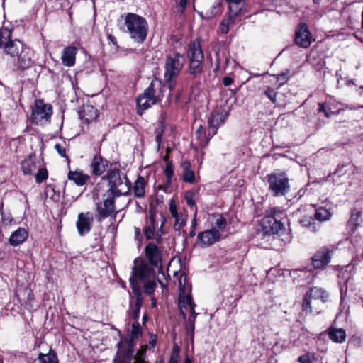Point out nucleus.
Listing matches in <instances>:
<instances>
[{
	"label": "nucleus",
	"instance_id": "obj_5",
	"mask_svg": "<svg viewBox=\"0 0 363 363\" xmlns=\"http://www.w3.org/2000/svg\"><path fill=\"white\" fill-rule=\"evenodd\" d=\"M125 25L130 37L136 43H142L147 38L148 24L142 16L128 13L125 18Z\"/></svg>",
	"mask_w": 363,
	"mask_h": 363
},
{
	"label": "nucleus",
	"instance_id": "obj_54",
	"mask_svg": "<svg viewBox=\"0 0 363 363\" xmlns=\"http://www.w3.org/2000/svg\"><path fill=\"white\" fill-rule=\"evenodd\" d=\"M289 79V76L287 73H281L277 76V80L279 82V86H282L285 84Z\"/></svg>",
	"mask_w": 363,
	"mask_h": 363
},
{
	"label": "nucleus",
	"instance_id": "obj_26",
	"mask_svg": "<svg viewBox=\"0 0 363 363\" xmlns=\"http://www.w3.org/2000/svg\"><path fill=\"white\" fill-rule=\"evenodd\" d=\"M67 178L77 186H82L87 182L89 177L87 174H84L82 172L69 171L68 172Z\"/></svg>",
	"mask_w": 363,
	"mask_h": 363
},
{
	"label": "nucleus",
	"instance_id": "obj_22",
	"mask_svg": "<svg viewBox=\"0 0 363 363\" xmlns=\"http://www.w3.org/2000/svg\"><path fill=\"white\" fill-rule=\"evenodd\" d=\"M90 167L94 175L101 176L108 167V161L104 159L101 155H95L91 160Z\"/></svg>",
	"mask_w": 363,
	"mask_h": 363
},
{
	"label": "nucleus",
	"instance_id": "obj_38",
	"mask_svg": "<svg viewBox=\"0 0 363 363\" xmlns=\"http://www.w3.org/2000/svg\"><path fill=\"white\" fill-rule=\"evenodd\" d=\"M11 36L12 33L11 30L6 28L0 29V48H5V46L12 41Z\"/></svg>",
	"mask_w": 363,
	"mask_h": 363
},
{
	"label": "nucleus",
	"instance_id": "obj_52",
	"mask_svg": "<svg viewBox=\"0 0 363 363\" xmlns=\"http://www.w3.org/2000/svg\"><path fill=\"white\" fill-rule=\"evenodd\" d=\"M318 106V112L323 113L325 117L329 118L330 116V113H332L330 109L328 108L325 104H319Z\"/></svg>",
	"mask_w": 363,
	"mask_h": 363
},
{
	"label": "nucleus",
	"instance_id": "obj_20",
	"mask_svg": "<svg viewBox=\"0 0 363 363\" xmlns=\"http://www.w3.org/2000/svg\"><path fill=\"white\" fill-rule=\"evenodd\" d=\"M228 118V113L214 110L212 111L211 117L208 118L209 128L213 134H216L218 127L225 123Z\"/></svg>",
	"mask_w": 363,
	"mask_h": 363
},
{
	"label": "nucleus",
	"instance_id": "obj_40",
	"mask_svg": "<svg viewBox=\"0 0 363 363\" xmlns=\"http://www.w3.org/2000/svg\"><path fill=\"white\" fill-rule=\"evenodd\" d=\"M316 357L313 353L306 352L298 358L299 363H316Z\"/></svg>",
	"mask_w": 363,
	"mask_h": 363
},
{
	"label": "nucleus",
	"instance_id": "obj_15",
	"mask_svg": "<svg viewBox=\"0 0 363 363\" xmlns=\"http://www.w3.org/2000/svg\"><path fill=\"white\" fill-rule=\"evenodd\" d=\"M93 221V216L90 212L80 213L78 215L76 226L81 236H84L90 232Z\"/></svg>",
	"mask_w": 363,
	"mask_h": 363
},
{
	"label": "nucleus",
	"instance_id": "obj_19",
	"mask_svg": "<svg viewBox=\"0 0 363 363\" xmlns=\"http://www.w3.org/2000/svg\"><path fill=\"white\" fill-rule=\"evenodd\" d=\"M35 53L29 48H24L18 57V67L22 69L31 67L34 63Z\"/></svg>",
	"mask_w": 363,
	"mask_h": 363
},
{
	"label": "nucleus",
	"instance_id": "obj_7",
	"mask_svg": "<svg viewBox=\"0 0 363 363\" xmlns=\"http://www.w3.org/2000/svg\"><path fill=\"white\" fill-rule=\"evenodd\" d=\"M163 87L162 80L157 78L152 80L144 93L137 98L138 108L144 111L156 104L162 96Z\"/></svg>",
	"mask_w": 363,
	"mask_h": 363
},
{
	"label": "nucleus",
	"instance_id": "obj_36",
	"mask_svg": "<svg viewBox=\"0 0 363 363\" xmlns=\"http://www.w3.org/2000/svg\"><path fill=\"white\" fill-rule=\"evenodd\" d=\"M328 336L333 342L342 343L345 340L346 333L343 329L332 328L328 331Z\"/></svg>",
	"mask_w": 363,
	"mask_h": 363
},
{
	"label": "nucleus",
	"instance_id": "obj_2",
	"mask_svg": "<svg viewBox=\"0 0 363 363\" xmlns=\"http://www.w3.org/2000/svg\"><path fill=\"white\" fill-rule=\"evenodd\" d=\"M145 253L148 263L144 261L138 262L135 259L132 269L141 263L147 264L155 272V279H156L163 288H167V281L162 269V252L160 249L155 244L149 243L145 248Z\"/></svg>",
	"mask_w": 363,
	"mask_h": 363
},
{
	"label": "nucleus",
	"instance_id": "obj_28",
	"mask_svg": "<svg viewBox=\"0 0 363 363\" xmlns=\"http://www.w3.org/2000/svg\"><path fill=\"white\" fill-rule=\"evenodd\" d=\"M98 117V111L92 106H86L84 107L80 113V118L84 122L89 123L96 119Z\"/></svg>",
	"mask_w": 363,
	"mask_h": 363
},
{
	"label": "nucleus",
	"instance_id": "obj_11",
	"mask_svg": "<svg viewBox=\"0 0 363 363\" xmlns=\"http://www.w3.org/2000/svg\"><path fill=\"white\" fill-rule=\"evenodd\" d=\"M52 113V107L39 99L35 102V108L32 112V120L37 124H43L48 122Z\"/></svg>",
	"mask_w": 363,
	"mask_h": 363
},
{
	"label": "nucleus",
	"instance_id": "obj_31",
	"mask_svg": "<svg viewBox=\"0 0 363 363\" xmlns=\"http://www.w3.org/2000/svg\"><path fill=\"white\" fill-rule=\"evenodd\" d=\"M183 173L182 179L184 182L193 184L196 181L194 171L191 169V164L185 162L182 164Z\"/></svg>",
	"mask_w": 363,
	"mask_h": 363
},
{
	"label": "nucleus",
	"instance_id": "obj_24",
	"mask_svg": "<svg viewBox=\"0 0 363 363\" xmlns=\"http://www.w3.org/2000/svg\"><path fill=\"white\" fill-rule=\"evenodd\" d=\"M77 50L74 46H69L63 50L61 57L62 62L65 66L72 67L75 63Z\"/></svg>",
	"mask_w": 363,
	"mask_h": 363
},
{
	"label": "nucleus",
	"instance_id": "obj_37",
	"mask_svg": "<svg viewBox=\"0 0 363 363\" xmlns=\"http://www.w3.org/2000/svg\"><path fill=\"white\" fill-rule=\"evenodd\" d=\"M23 293L25 295H27V300L22 302V300L18 294H17V298L18 299V301L21 306L24 307L25 309L30 311L33 308V301L34 300V295L32 293V291L30 289H25L23 290Z\"/></svg>",
	"mask_w": 363,
	"mask_h": 363
},
{
	"label": "nucleus",
	"instance_id": "obj_48",
	"mask_svg": "<svg viewBox=\"0 0 363 363\" xmlns=\"http://www.w3.org/2000/svg\"><path fill=\"white\" fill-rule=\"evenodd\" d=\"M186 204L189 207H193L195 205L194 193L191 191H187L184 196Z\"/></svg>",
	"mask_w": 363,
	"mask_h": 363
},
{
	"label": "nucleus",
	"instance_id": "obj_25",
	"mask_svg": "<svg viewBox=\"0 0 363 363\" xmlns=\"http://www.w3.org/2000/svg\"><path fill=\"white\" fill-rule=\"evenodd\" d=\"M284 216H285L284 210H281L277 207L272 208L267 212V218L273 219L274 223L277 225V228L279 229H282L284 228V224L281 221Z\"/></svg>",
	"mask_w": 363,
	"mask_h": 363
},
{
	"label": "nucleus",
	"instance_id": "obj_30",
	"mask_svg": "<svg viewBox=\"0 0 363 363\" xmlns=\"http://www.w3.org/2000/svg\"><path fill=\"white\" fill-rule=\"evenodd\" d=\"M229 4L230 14L237 16L240 14L245 5V0H225Z\"/></svg>",
	"mask_w": 363,
	"mask_h": 363
},
{
	"label": "nucleus",
	"instance_id": "obj_8",
	"mask_svg": "<svg viewBox=\"0 0 363 363\" xmlns=\"http://www.w3.org/2000/svg\"><path fill=\"white\" fill-rule=\"evenodd\" d=\"M332 213L324 207L315 209L313 215H303L299 219V224L311 233H317L322 227L321 223L329 220Z\"/></svg>",
	"mask_w": 363,
	"mask_h": 363
},
{
	"label": "nucleus",
	"instance_id": "obj_4",
	"mask_svg": "<svg viewBox=\"0 0 363 363\" xmlns=\"http://www.w3.org/2000/svg\"><path fill=\"white\" fill-rule=\"evenodd\" d=\"M184 62V56L179 52L168 55L166 57L164 65V80L170 90L175 88L177 79L183 69Z\"/></svg>",
	"mask_w": 363,
	"mask_h": 363
},
{
	"label": "nucleus",
	"instance_id": "obj_23",
	"mask_svg": "<svg viewBox=\"0 0 363 363\" xmlns=\"http://www.w3.org/2000/svg\"><path fill=\"white\" fill-rule=\"evenodd\" d=\"M28 235V233L24 228H18L11 233L9 242L11 245L16 247L23 243L27 239Z\"/></svg>",
	"mask_w": 363,
	"mask_h": 363
},
{
	"label": "nucleus",
	"instance_id": "obj_10",
	"mask_svg": "<svg viewBox=\"0 0 363 363\" xmlns=\"http://www.w3.org/2000/svg\"><path fill=\"white\" fill-rule=\"evenodd\" d=\"M116 197L117 196L106 192L103 196V201L96 203V218L98 221H102L108 217H116L117 213L115 206Z\"/></svg>",
	"mask_w": 363,
	"mask_h": 363
},
{
	"label": "nucleus",
	"instance_id": "obj_47",
	"mask_svg": "<svg viewBox=\"0 0 363 363\" xmlns=\"http://www.w3.org/2000/svg\"><path fill=\"white\" fill-rule=\"evenodd\" d=\"M344 167H338L335 172H333L332 175V179L334 183L339 184L338 179L343 177L345 174V172L343 171ZM342 183V181H340V184Z\"/></svg>",
	"mask_w": 363,
	"mask_h": 363
},
{
	"label": "nucleus",
	"instance_id": "obj_27",
	"mask_svg": "<svg viewBox=\"0 0 363 363\" xmlns=\"http://www.w3.org/2000/svg\"><path fill=\"white\" fill-rule=\"evenodd\" d=\"M23 48L24 47L22 43L20 41L15 40H12L9 43V45L5 46L4 52L11 57H18Z\"/></svg>",
	"mask_w": 363,
	"mask_h": 363
},
{
	"label": "nucleus",
	"instance_id": "obj_16",
	"mask_svg": "<svg viewBox=\"0 0 363 363\" xmlns=\"http://www.w3.org/2000/svg\"><path fill=\"white\" fill-rule=\"evenodd\" d=\"M184 279V281L186 280V277L184 275H182L179 278V308L180 312L182 315V318L184 319L186 318V314L184 312V309H186V306H191V305L194 304L192 297L189 294H185V285L182 284V279Z\"/></svg>",
	"mask_w": 363,
	"mask_h": 363
},
{
	"label": "nucleus",
	"instance_id": "obj_49",
	"mask_svg": "<svg viewBox=\"0 0 363 363\" xmlns=\"http://www.w3.org/2000/svg\"><path fill=\"white\" fill-rule=\"evenodd\" d=\"M179 349L177 346L174 347L169 363H179Z\"/></svg>",
	"mask_w": 363,
	"mask_h": 363
},
{
	"label": "nucleus",
	"instance_id": "obj_35",
	"mask_svg": "<svg viewBox=\"0 0 363 363\" xmlns=\"http://www.w3.org/2000/svg\"><path fill=\"white\" fill-rule=\"evenodd\" d=\"M59 363L56 353L52 350L48 354L39 353L33 363Z\"/></svg>",
	"mask_w": 363,
	"mask_h": 363
},
{
	"label": "nucleus",
	"instance_id": "obj_9",
	"mask_svg": "<svg viewBox=\"0 0 363 363\" xmlns=\"http://www.w3.org/2000/svg\"><path fill=\"white\" fill-rule=\"evenodd\" d=\"M269 189L274 196H285L290 191L289 179L286 172H274L267 175Z\"/></svg>",
	"mask_w": 363,
	"mask_h": 363
},
{
	"label": "nucleus",
	"instance_id": "obj_3",
	"mask_svg": "<svg viewBox=\"0 0 363 363\" xmlns=\"http://www.w3.org/2000/svg\"><path fill=\"white\" fill-rule=\"evenodd\" d=\"M108 182L109 189L106 191L116 196L128 195L131 189V182L127 176L118 168L108 170L106 175L102 177Z\"/></svg>",
	"mask_w": 363,
	"mask_h": 363
},
{
	"label": "nucleus",
	"instance_id": "obj_13",
	"mask_svg": "<svg viewBox=\"0 0 363 363\" xmlns=\"http://www.w3.org/2000/svg\"><path fill=\"white\" fill-rule=\"evenodd\" d=\"M295 43L296 45L308 48L312 43V35L308 29V26L304 23L298 24L295 32Z\"/></svg>",
	"mask_w": 363,
	"mask_h": 363
},
{
	"label": "nucleus",
	"instance_id": "obj_12",
	"mask_svg": "<svg viewBox=\"0 0 363 363\" xmlns=\"http://www.w3.org/2000/svg\"><path fill=\"white\" fill-rule=\"evenodd\" d=\"M134 343L131 340H122L118 343V352L113 363H131Z\"/></svg>",
	"mask_w": 363,
	"mask_h": 363
},
{
	"label": "nucleus",
	"instance_id": "obj_46",
	"mask_svg": "<svg viewBox=\"0 0 363 363\" xmlns=\"http://www.w3.org/2000/svg\"><path fill=\"white\" fill-rule=\"evenodd\" d=\"M164 173L167 177V182L169 183V184H171L172 177L174 175L173 167L171 163H167L166 164Z\"/></svg>",
	"mask_w": 363,
	"mask_h": 363
},
{
	"label": "nucleus",
	"instance_id": "obj_17",
	"mask_svg": "<svg viewBox=\"0 0 363 363\" xmlns=\"http://www.w3.org/2000/svg\"><path fill=\"white\" fill-rule=\"evenodd\" d=\"M220 238V233L218 230L212 228L199 233L198 239L203 246L208 247L218 242Z\"/></svg>",
	"mask_w": 363,
	"mask_h": 363
},
{
	"label": "nucleus",
	"instance_id": "obj_44",
	"mask_svg": "<svg viewBox=\"0 0 363 363\" xmlns=\"http://www.w3.org/2000/svg\"><path fill=\"white\" fill-rule=\"evenodd\" d=\"M164 130V125L162 123H160L158 127L155 130V140L157 143L158 148L160 146V143L162 142V138L163 135V133Z\"/></svg>",
	"mask_w": 363,
	"mask_h": 363
},
{
	"label": "nucleus",
	"instance_id": "obj_63",
	"mask_svg": "<svg viewBox=\"0 0 363 363\" xmlns=\"http://www.w3.org/2000/svg\"><path fill=\"white\" fill-rule=\"evenodd\" d=\"M306 211V207H301L300 208H298L297 210V213H296L297 214L300 213L301 215L303 213H304Z\"/></svg>",
	"mask_w": 363,
	"mask_h": 363
},
{
	"label": "nucleus",
	"instance_id": "obj_1",
	"mask_svg": "<svg viewBox=\"0 0 363 363\" xmlns=\"http://www.w3.org/2000/svg\"><path fill=\"white\" fill-rule=\"evenodd\" d=\"M130 283L135 298V306L130 310V315L138 321L143 303L141 288L143 286L145 293L148 294H152L155 291V272L147 264L141 263L133 269Z\"/></svg>",
	"mask_w": 363,
	"mask_h": 363
},
{
	"label": "nucleus",
	"instance_id": "obj_53",
	"mask_svg": "<svg viewBox=\"0 0 363 363\" xmlns=\"http://www.w3.org/2000/svg\"><path fill=\"white\" fill-rule=\"evenodd\" d=\"M134 363H148L145 360V351L139 350L137 352L135 361Z\"/></svg>",
	"mask_w": 363,
	"mask_h": 363
},
{
	"label": "nucleus",
	"instance_id": "obj_42",
	"mask_svg": "<svg viewBox=\"0 0 363 363\" xmlns=\"http://www.w3.org/2000/svg\"><path fill=\"white\" fill-rule=\"evenodd\" d=\"M264 94L272 101L273 104L276 105L277 104V92L275 91L274 89L270 86H267L264 91Z\"/></svg>",
	"mask_w": 363,
	"mask_h": 363
},
{
	"label": "nucleus",
	"instance_id": "obj_57",
	"mask_svg": "<svg viewBox=\"0 0 363 363\" xmlns=\"http://www.w3.org/2000/svg\"><path fill=\"white\" fill-rule=\"evenodd\" d=\"M228 23L225 21H223L220 23V31L222 33H227L228 32Z\"/></svg>",
	"mask_w": 363,
	"mask_h": 363
},
{
	"label": "nucleus",
	"instance_id": "obj_56",
	"mask_svg": "<svg viewBox=\"0 0 363 363\" xmlns=\"http://www.w3.org/2000/svg\"><path fill=\"white\" fill-rule=\"evenodd\" d=\"M221 5V2L219 1L218 4L213 6V8L212 11H211L210 14L208 15L207 18H211L217 15L218 13V9Z\"/></svg>",
	"mask_w": 363,
	"mask_h": 363
},
{
	"label": "nucleus",
	"instance_id": "obj_61",
	"mask_svg": "<svg viewBox=\"0 0 363 363\" xmlns=\"http://www.w3.org/2000/svg\"><path fill=\"white\" fill-rule=\"evenodd\" d=\"M169 186H170V184H169V183H167V184H166L165 186H159V187H158V188H159L160 189H162V190H163L164 191L167 192V190H168V189L169 188Z\"/></svg>",
	"mask_w": 363,
	"mask_h": 363
},
{
	"label": "nucleus",
	"instance_id": "obj_18",
	"mask_svg": "<svg viewBox=\"0 0 363 363\" xmlns=\"http://www.w3.org/2000/svg\"><path fill=\"white\" fill-rule=\"evenodd\" d=\"M169 210L172 217L174 218V229L176 231L180 230L186 224V215L177 211V207L174 199H171L169 201Z\"/></svg>",
	"mask_w": 363,
	"mask_h": 363
},
{
	"label": "nucleus",
	"instance_id": "obj_43",
	"mask_svg": "<svg viewBox=\"0 0 363 363\" xmlns=\"http://www.w3.org/2000/svg\"><path fill=\"white\" fill-rule=\"evenodd\" d=\"M142 335V328L138 321H135L132 324L131 329V337L129 340H131L133 342V339L138 338L139 336Z\"/></svg>",
	"mask_w": 363,
	"mask_h": 363
},
{
	"label": "nucleus",
	"instance_id": "obj_14",
	"mask_svg": "<svg viewBox=\"0 0 363 363\" xmlns=\"http://www.w3.org/2000/svg\"><path fill=\"white\" fill-rule=\"evenodd\" d=\"M330 251L327 247H322L318 250L311 258V264L315 269H323L331 259Z\"/></svg>",
	"mask_w": 363,
	"mask_h": 363
},
{
	"label": "nucleus",
	"instance_id": "obj_21",
	"mask_svg": "<svg viewBox=\"0 0 363 363\" xmlns=\"http://www.w3.org/2000/svg\"><path fill=\"white\" fill-rule=\"evenodd\" d=\"M187 57L189 61H203L204 55L199 40L191 42L188 46Z\"/></svg>",
	"mask_w": 363,
	"mask_h": 363
},
{
	"label": "nucleus",
	"instance_id": "obj_29",
	"mask_svg": "<svg viewBox=\"0 0 363 363\" xmlns=\"http://www.w3.org/2000/svg\"><path fill=\"white\" fill-rule=\"evenodd\" d=\"M203 61L191 60L189 61V72L194 77V80H197L203 72Z\"/></svg>",
	"mask_w": 363,
	"mask_h": 363
},
{
	"label": "nucleus",
	"instance_id": "obj_34",
	"mask_svg": "<svg viewBox=\"0 0 363 363\" xmlns=\"http://www.w3.org/2000/svg\"><path fill=\"white\" fill-rule=\"evenodd\" d=\"M146 182L145 179L139 176L134 183L133 192L135 197L143 198L145 194Z\"/></svg>",
	"mask_w": 363,
	"mask_h": 363
},
{
	"label": "nucleus",
	"instance_id": "obj_62",
	"mask_svg": "<svg viewBox=\"0 0 363 363\" xmlns=\"http://www.w3.org/2000/svg\"><path fill=\"white\" fill-rule=\"evenodd\" d=\"M108 39L112 42L113 44L116 45V39L114 36H113L112 35H108Z\"/></svg>",
	"mask_w": 363,
	"mask_h": 363
},
{
	"label": "nucleus",
	"instance_id": "obj_6",
	"mask_svg": "<svg viewBox=\"0 0 363 363\" xmlns=\"http://www.w3.org/2000/svg\"><path fill=\"white\" fill-rule=\"evenodd\" d=\"M328 295L321 288L313 287L308 291L302 303V311L306 314H318L321 311L323 304L327 301Z\"/></svg>",
	"mask_w": 363,
	"mask_h": 363
},
{
	"label": "nucleus",
	"instance_id": "obj_59",
	"mask_svg": "<svg viewBox=\"0 0 363 363\" xmlns=\"http://www.w3.org/2000/svg\"><path fill=\"white\" fill-rule=\"evenodd\" d=\"M195 307H196V304L195 303L191 305V306H189L190 315H193L194 317H196L197 313L195 311Z\"/></svg>",
	"mask_w": 363,
	"mask_h": 363
},
{
	"label": "nucleus",
	"instance_id": "obj_60",
	"mask_svg": "<svg viewBox=\"0 0 363 363\" xmlns=\"http://www.w3.org/2000/svg\"><path fill=\"white\" fill-rule=\"evenodd\" d=\"M196 318V317H194L193 315H189L188 320L186 322L195 324Z\"/></svg>",
	"mask_w": 363,
	"mask_h": 363
},
{
	"label": "nucleus",
	"instance_id": "obj_41",
	"mask_svg": "<svg viewBox=\"0 0 363 363\" xmlns=\"http://www.w3.org/2000/svg\"><path fill=\"white\" fill-rule=\"evenodd\" d=\"M195 324L185 322L186 340L193 344L194 337Z\"/></svg>",
	"mask_w": 363,
	"mask_h": 363
},
{
	"label": "nucleus",
	"instance_id": "obj_58",
	"mask_svg": "<svg viewBox=\"0 0 363 363\" xmlns=\"http://www.w3.org/2000/svg\"><path fill=\"white\" fill-rule=\"evenodd\" d=\"M233 80L230 77H225L223 79V83L225 86H228L231 85L233 84Z\"/></svg>",
	"mask_w": 363,
	"mask_h": 363
},
{
	"label": "nucleus",
	"instance_id": "obj_55",
	"mask_svg": "<svg viewBox=\"0 0 363 363\" xmlns=\"http://www.w3.org/2000/svg\"><path fill=\"white\" fill-rule=\"evenodd\" d=\"M189 1V0H177V4L181 13L185 11Z\"/></svg>",
	"mask_w": 363,
	"mask_h": 363
},
{
	"label": "nucleus",
	"instance_id": "obj_51",
	"mask_svg": "<svg viewBox=\"0 0 363 363\" xmlns=\"http://www.w3.org/2000/svg\"><path fill=\"white\" fill-rule=\"evenodd\" d=\"M55 149L61 157L68 159L65 146L60 143H56L55 145Z\"/></svg>",
	"mask_w": 363,
	"mask_h": 363
},
{
	"label": "nucleus",
	"instance_id": "obj_32",
	"mask_svg": "<svg viewBox=\"0 0 363 363\" xmlns=\"http://www.w3.org/2000/svg\"><path fill=\"white\" fill-rule=\"evenodd\" d=\"M35 160L32 157L25 160L21 164V169L24 174H33L38 169Z\"/></svg>",
	"mask_w": 363,
	"mask_h": 363
},
{
	"label": "nucleus",
	"instance_id": "obj_33",
	"mask_svg": "<svg viewBox=\"0 0 363 363\" xmlns=\"http://www.w3.org/2000/svg\"><path fill=\"white\" fill-rule=\"evenodd\" d=\"M155 216L150 214L144 229V233L147 239H152L155 233Z\"/></svg>",
	"mask_w": 363,
	"mask_h": 363
},
{
	"label": "nucleus",
	"instance_id": "obj_45",
	"mask_svg": "<svg viewBox=\"0 0 363 363\" xmlns=\"http://www.w3.org/2000/svg\"><path fill=\"white\" fill-rule=\"evenodd\" d=\"M48 178V171L45 168L38 169L35 174V180L37 183H42Z\"/></svg>",
	"mask_w": 363,
	"mask_h": 363
},
{
	"label": "nucleus",
	"instance_id": "obj_39",
	"mask_svg": "<svg viewBox=\"0 0 363 363\" xmlns=\"http://www.w3.org/2000/svg\"><path fill=\"white\" fill-rule=\"evenodd\" d=\"M361 213L357 210H353L351 213V216L348 222V226L351 230L354 231L357 226L359 225Z\"/></svg>",
	"mask_w": 363,
	"mask_h": 363
},
{
	"label": "nucleus",
	"instance_id": "obj_64",
	"mask_svg": "<svg viewBox=\"0 0 363 363\" xmlns=\"http://www.w3.org/2000/svg\"><path fill=\"white\" fill-rule=\"evenodd\" d=\"M196 235L195 229H191V230L189 232V236L193 238Z\"/></svg>",
	"mask_w": 363,
	"mask_h": 363
},
{
	"label": "nucleus",
	"instance_id": "obj_50",
	"mask_svg": "<svg viewBox=\"0 0 363 363\" xmlns=\"http://www.w3.org/2000/svg\"><path fill=\"white\" fill-rule=\"evenodd\" d=\"M227 225L226 219L223 217L222 216H220L218 217L215 222V226L218 228V230H223L225 228Z\"/></svg>",
	"mask_w": 363,
	"mask_h": 363
}]
</instances>
